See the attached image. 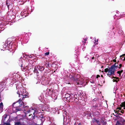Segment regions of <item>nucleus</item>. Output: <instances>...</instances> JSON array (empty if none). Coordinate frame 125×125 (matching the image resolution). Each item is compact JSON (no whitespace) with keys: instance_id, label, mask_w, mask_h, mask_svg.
Listing matches in <instances>:
<instances>
[{"instance_id":"obj_48","label":"nucleus","mask_w":125,"mask_h":125,"mask_svg":"<svg viewBox=\"0 0 125 125\" xmlns=\"http://www.w3.org/2000/svg\"><path fill=\"white\" fill-rule=\"evenodd\" d=\"M123 120V122H125V120Z\"/></svg>"},{"instance_id":"obj_27","label":"nucleus","mask_w":125,"mask_h":125,"mask_svg":"<svg viewBox=\"0 0 125 125\" xmlns=\"http://www.w3.org/2000/svg\"><path fill=\"white\" fill-rule=\"evenodd\" d=\"M113 81L114 82H116V83H117L118 82V81H119V80H117L115 79H113Z\"/></svg>"},{"instance_id":"obj_17","label":"nucleus","mask_w":125,"mask_h":125,"mask_svg":"<svg viewBox=\"0 0 125 125\" xmlns=\"http://www.w3.org/2000/svg\"><path fill=\"white\" fill-rule=\"evenodd\" d=\"M98 106V105L97 104H96L95 105L93 104V107L95 109H97Z\"/></svg>"},{"instance_id":"obj_56","label":"nucleus","mask_w":125,"mask_h":125,"mask_svg":"<svg viewBox=\"0 0 125 125\" xmlns=\"http://www.w3.org/2000/svg\"><path fill=\"white\" fill-rule=\"evenodd\" d=\"M49 91H51V90L50 89H49Z\"/></svg>"},{"instance_id":"obj_40","label":"nucleus","mask_w":125,"mask_h":125,"mask_svg":"<svg viewBox=\"0 0 125 125\" xmlns=\"http://www.w3.org/2000/svg\"><path fill=\"white\" fill-rule=\"evenodd\" d=\"M100 76L99 75H97L96 76V78H98V77H100Z\"/></svg>"},{"instance_id":"obj_44","label":"nucleus","mask_w":125,"mask_h":125,"mask_svg":"<svg viewBox=\"0 0 125 125\" xmlns=\"http://www.w3.org/2000/svg\"><path fill=\"white\" fill-rule=\"evenodd\" d=\"M78 125H82V124L80 123H79Z\"/></svg>"},{"instance_id":"obj_50","label":"nucleus","mask_w":125,"mask_h":125,"mask_svg":"<svg viewBox=\"0 0 125 125\" xmlns=\"http://www.w3.org/2000/svg\"><path fill=\"white\" fill-rule=\"evenodd\" d=\"M92 59H94V57H92Z\"/></svg>"},{"instance_id":"obj_60","label":"nucleus","mask_w":125,"mask_h":125,"mask_svg":"<svg viewBox=\"0 0 125 125\" xmlns=\"http://www.w3.org/2000/svg\"><path fill=\"white\" fill-rule=\"evenodd\" d=\"M103 66H102V68H103Z\"/></svg>"},{"instance_id":"obj_16","label":"nucleus","mask_w":125,"mask_h":125,"mask_svg":"<svg viewBox=\"0 0 125 125\" xmlns=\"http://www.w3.org/2000/svg\"><path fill=\"white\" fill-rule=\"evenodd\" d=\"M116 125H124V124H122L120 123L119 121H117L116 123L115 124Z\"/></svg>"},{"instance_id":"obj_6","label":"nucleus","mask_w":125,"mask_h":125,"mask_svg":"<svg viewBox=\"0 0 125 125\" xmlns=\"http://www.w3.org/2000/svg\"><path fill=\"white\" fill-rule=\"evenodd\" d=\"M29 107L28 106H27L23 107V108L24 109V111L25 112L24 113L26 114H27L28 113V111L29 109Z\"/></svg>"},{"instance_id":"obj_41","label":"nucleus","mask_w":125,"mask_h":125,"mask_svg":"<svg viewBox=\"0 0 125 125\" xmlns=\"http://www.w3.org/2000/svg\"><path fill=\"white\" fill-rule=\"evenodd\" d=\"M48 65V67H49V63H48V62H47L46 64V65Z\"/></svg>"},{"instance_id":"obj_11","label":"nucleus","mask_w":125,"mask_h":125,"mask_svg":"<svg viewBox=\"0 0 125 125\" xmlns=\"http://www.w3.org/2000/svg\"><path fill=\"white\" fill-rule=\"evenodd\" d=\"M77 95H74V102H75V103H76L77 102H78V101H79V100H78V99H79V98H77L76 97H75Z\"/></svg>"},{"instance_id":"obj_59","label":"nucleus","mask_w":125,"mask_h":125,"mask_svg":"<svg viewBox=\"0 0 125 125\" xmlns=\"http://www.w3.org/2000/svg\"><path fill=\"white\" fill-rule=\"evenodd\" d=\"M24 91H25V92H26V91H25V90H24Z\"/></svg>"},{"instance_id":"obj_4","label":"nucleus","mask_w":125,"mask_h":125,"mask_svg":"<svg viewBox=\"0 0 125 125\" xmlns=\"http://www.w3.org/2000/svg\"><path fill=\"white\" fill-rule=\"evenodd\" d=\"M30 112H31V114L32 115V114L34 115L35 114H36L37 113L36 110L35 111L32 108L31 109H29V110L28 111V113H29Z\"/></svg>"},{"instance_id":"obj_19","label":"nucleus","mask_w":125,"mask_h":125,"mask_svg":"<svg viewBox=\"0 0 125 125\" xmlns=\"http://www.w3.org/2000/svg\"><path fill=\"white\" fill-rule=\"evenodd\" d=\"M40 68H39L38 69V70H39L40 71H43L44 69V68L43 67H40Z\"/></svg>"},{"instance_id":"obj_25","label":"nucleus","mask_w":125,"mask_h":125,"mask_svg":"<svg viewBox=\"0 0 125 125\" xmlns=\"http://www.w3.org/2000/svg\"><path fill=\"white\" fill-rule=\"evenodd\" d=\"M70 96H69V97H67L66 98V100H68L69 101V102H70V100L71 99V98L70 97Z\"/></svg>"},{"instance_id":"obj_62","label":"nucleus","mask_w":125,"mask_h":125,"mask_svg":"<svg viewBox=\"0 0 125 125\" xmlns=\"http://www.w3.org/2000/svg\"><path fill=\"white\" fill-rule=\"evenodd\" d=\"M82 42H83V41H82Z\"/></svg>"},{"instance_id":"obj_22","label":"nucleus","mask_w":125,"mask_h":125,"mask_svg":"<svg viewBox=\"0 0 125 125\" xmlns=\"http://www.w3.org/2000/svg\"><path fill=\"white\" fill-rule=\"evenodd\" d=\"M8 2L9 1H6V4L7 5L8 8H9V7L10 5V4L9 3H8Z\"/></svg>"},{"instance_id":"obj_9","label":"nucleus","mask_w":125,"mask_h":125,"mask_svg":"<svg viewBox=\"0 0 125 125\" xmlns=\"http://www.w3.org/2000/svg\"><path fill=\"white\" fill-rule=\"evenodd\" d=\"M24 91H23V92L22 93H21V94H19V93H19V92L18 91V92H17V93L19 95V97H23V96H23L22 95H21L22 94H23V93L24 94H26V95L28 94V93H24Z\"/></svg>"},{"instance_id":"obj_37","label":"nucleus","mask_w":125,"mask_h":125,"mask_svg":"<svg viewBox=\"0 0 125 125\" xmlns=\"http://www.w3.org/2000/svg\"><path fill=\"white\" fill-rule=\"evenodd\" d=\"M120 112L121 113H123L124 112V111L122 110H121Z\"/></svg>"},{"instance_id":"obj_30","label":"nucleus","mask_w":125,"mask_h":125,"mask_svg":"<svg viewBox=\"0 0 125 125\" xmlns=\"http://www.w3.org/2000/svg\"><path fill=\"white\" fill-rule=\"evenodd\" d=\"M125 56V53L122 54V55H120V57L121 58L122 57V58H124V57Z\"/></svg>"},{"instance_id":"obj_28","label":"nucleus","mask_w":125,"mask_h":125,"mask_svg":"<svg viewBox=\"0 0 125 125\" xmlns=\"http://www.w3.org/2000/svg\"><path fill=\"white\" fill-rule=\"evenodd\" d=\"M114 111H115V112L116 113H119L118 112H120V111H119V109L117 110V109H116V110H114Z\"/></svg>"},{"instance_id":"obj_12","label":"nucleus","mask_w":125,"mask_h":125,"mask_svg":"<svg viewBox=\"0 0 125 125\" xmlns=\"http://www.w3.org/2000/svg\"><path fill=\"white\" fill-rule=\"evenodd\" d=\"M21 69L22 71H25V66H23V65L22 64H21Z\"/></svg>"},{"instance_id":"obj_2","label":"nucleus","mask_w":125,"mask_h":125,"mask_svg":"<svg viewBox=\"0 0 125 125\" xmlns=\"http://www.w3.org/2000/svg\"><path fill=\"white\" fill-rule=\"evenodd\" d=\"M115 68L111 66V67L109 68V74H107V75H109V77H110V76L111 75H115Z\"/></svg>"},{"instance_id":"obj_26","label":"nucleus","mask_w":125,"mask_h":125,"mask_svg":"<svg viewBox=\"0 0 125 125\" xmlns=\"http://www.w3.org/2000/svg\"><path fill=\"white\" fill-rule=\"evenodd\" d=\"M70 96V95L68 93H66L65 95V97L66 98L67 97H69Z\"/></svg>"},{"instance_id":"obj_36","label":"nucleus","mask_w":125,"mask_h":125,"mask_svg":"<svg viewBox=\"0 0 125 125\" xmlns=\"http://www.w3.org/2000/svg\"><path fill=\"white\" fill-rule=\"evenodd\" d=\"M120 59L122 60H123V61H125V57H124V59H122V57L121 58H120Z\"/></svg>"},{"instance_id":"obj_35","label":"nucleus","mask_w":125,"mask_h":125,"mask_svg":"<svg viewBox=\"0 0 125 125\" xmlns=\"http://www.w3.org/2000/svg\"><path fill=\"white\" fill-rule=\"evenodd\" d=\"M87 39H87L85 38L84 39V40L85 42L84 43H84H86L85 42L86 41Z\"/></svg>"},{"instance_id":"obj_1","label":"nucleus","mask_w":125,"mask_h":125,"mask_svg":"<svg viewBox=\"0 0 125 125\" xmlns=\"http://www.w3.org/2000/svg\"><path fill=\"white\" fill-rule=\"evenodd\" d=\"M21 95H22L23 96H23L22 99L20 98L18 101L13 103L12 105L13 107H14L17 108L21 107L22 105L24 104V103L22 102V100L24 99V98L28 97V94L26 95V94H25L23 93Z\"/></svg>"},{"instance_id":"obj_57","label":"nucleus","mask_w":125,"mask_h":125,"mask_svg":"<svg viewBox=\"0 0 125 125\" xmlns=\"http://www.w3.org/2000/svg\"><path fill=\"white\" fill-rule=\"evenodd\" d=\"M123 108V109H125V107H124V108Z\"/></svg>"},{"instance_id":"obj_24","label":"nucleus","mask_w":125,"mask_h":125,"mask_svg":"<svg viewBox=\"0 0 125 125\" xmlns=\"http://www.w3.org/2000/svg\"><path fill=\"white\" fill-rule=\"evenodd\" d=\"M21 123L19 122H17L15 123V125H20Z\"/></svg>"},{"instance_id":"obj_23","label":"nucleus","mask_w":125,"mask_h":125,"mask_svg":"<svg viewBox=\"0 0 125 125\" xmlns=\"http://www.w3.org/2000/svg\"><path fill=\"white\" fill-rule=\"evenodd\" d=\"M117 115H116V116L117 117H120V115H121V114H120L119 113H117Z\"/></svg>"},{"instance_id":"obj_38","label":"nucleus","mask_w":125,"mask_h":125,"mask_svg":"<svg viewBox=\"0 0 125 125\" xmlns=\"http://www.w3.org/2000/svg\"><path fill=\"white\" fill-rule=\"evenodd\" d=\"M6 125H10L9 123H5Z\"/></svg>"},{"instance_id":"obj_43","label":"nucleus","mask_w":125,"mask_h":125,"mask_svg":"<svg viewBox=\"0 0 125 125\" xmlns=\"http://www.w3.org/2000/svg\"><path fill=\"white\" fill-rule=\"evenodd\" d=\"M115 79H119L118 77H115Z\"/></svg>"},{"instance_id":"obj_47","label":"nucleus","mask_w":125,"mask_h":125,"mask_svg":"<svg viewBox=\"0 0 125 125\" xmlns=\"http://www.w3.org/2000/svg\"><path fill=\"white\" fill-rule=\"evenodd\" d=\"M20 125H28L25 124H21Z\"/></svg>"},{"instance_id":"obj_32","label":"nucleus","mask_w":125,"mask_h":125,"mask_svg":"<svg viewBox=\"0 0 125 125\" xmlns=\"http://www.w3.org/2000/svg\"><path fill=\"white\" fill-rule=\"evenodd\" d=\"M121 107L120 106V107H117V108H117V110H118V109H119V110H121V107Z\"/></svg>"},{"instance_id":"obj_46","label":"nucleus","mask_w":125,"mask_h":125,"mask_svg":"<svg viewBox=\"0 0 125 125\" xmlns=\"http://www.w3.org/2000/svg\"><path fill=\"white\" fill-rule=\"evenodd\" d=\"M66 83L67 84H70V83H68V82H66Z\"/></svg>"},{"instance_id":"obj_5","label":"nucleus","mask_w":125,"mask_h":125,"mask_svg":"<svg viewBox=\"0 0 125 125\" xmlns=\"http://www.w3.org/2000/svg\"><path fill=\"white\" fill-rule=\"evenodd\" d=\"M100 121L102 125H105L107 124L106 119L103 117H102L100 119Z\"/></svg>"},{"instance_id":"obj_31","label":"nucleus","mask_w":125,"mask_h":125,"mask_svg":"<svg viewBox=\"0 0 125 125\" xmlns=\"http://www.w3.org/2000/svg\"><path fill=\"white\" fill-rule=\"evenodd\" d=\"M49 54V52H47L46 53H45V55H48Z\"/></svg>"},{"instance_id":"obj_39","label":"nucleus","mask_w":125,"mask_h":125,"mask_svg":"<svg viewBox=\"0 0 125 125\" xmlns=\"http://www.w3.org/2000/svg\"><path fill=\"white\" fill-rule=\"evenodd\" d=\"M29 67L28 65H27L26 66H25V69H27Z\"/></svg>"},{"instance_id":"obj_52","label":"nucleus","mask_w":125,"mask_h":125,"mask_svg":"<svg viewBox=\"0 0 125 125\" xmlns=\"http://www.w3.org/2000/svg\"><path fill=\"white\" fill-rule=\"evenodd\" d=\"M111 34H113V32H111Z\"/></svg>"},{"instance_id":"obj_20","label":"nucleus","mask_w":125,"mask_h":125,"mask_svg":"<svg viewBox=\"0 0 125 125\" xmlns=\"http://www.w3.org/2000/svg\"><path fill=\"white\" fill-rule=\"evenodd\" d=\"M109 68H106L104 69V72L106 73H107V72H108V74H109Z\"/></svg>"},{"instance_id":"obj_21","label":"nucleus","mask_w":125,"mask_h":125,"mask_svg":"<svg viewBox=\"0 0 125 125\" xmlns=\"http://www.w3.org/2000/svg\"><path fill=\"white\" fill-rule=\"evenodd\" d=\"M96 122L97 123L98 125H102L100 124L99 121V120H97Z\"/></svg>"},{"instance_id":"obj_61","label":"nucleus","mask_w":125,"mask_h":125,"mask_svg":"<svg viewBox=\"0 0 125 125\" xmlns=\"http://www.w3.org/2000/svg\"><path fill=\"white\" fill-rule=\"evenodd\" d=\"M116 58H116V57H115V59H116Z\"/></svg>"},{"instance_id":"obj_51","label":"nucleus","mask_w":125,"mask_h":125,"mask_svg":"<svg viewBox=\"0 0 125 125\" xmlns=\"http://www.w3.org/2000/svg\"><path fill=\"white\" fill-rule=\"evenodd\" d=\"M34 125H40L37 124H35Z\"/></svg>"},{"instance_id":"obj_29","label":"nucleus","mask_w":125,"mask_h":125,"mask_svg":"<svg viewBox=\"0 0 125 125\" xmlns=\"http://www.w3.org/2000/svg\"><path fill=\"white\" fill-rule=\"evenodd\" d=\"M7 115H5L3 116V118L4 119H5L7 116Z\"/></svg>"},{"instance_id":"obj_42","label":"nucleus","mask_w":125,"mask_h":125,"mask_svg":"<svg viewBox=\"0 0 125 125\" xmlns=\"http://www.w3.org/2000/svg\"><path fill=\"white\" fill-rule=\"evenodd\" d=\"M113 61L114 62H116V60L115 59L113 60Z\"/></svg>"},{"instance_id":"obj_14","label":"nucleus","mask_w":125,"mask_h":125,"mask_svg":"<svg viewBox=\"0 0 125 125\" xmlns=\"http://www.w3.org/2000/svg\"><path fill=\"white\" fill-rule=\"evenodd\" d=\"M123 72V70H122L120 71H119L117 72V73L118 74H119V76H121V74Z\"/></svg>"},{"instance_id":"obj_54","label":"nucleus","mask_w":125,"mask_h":125,"mask_svg":"<svg viewBox=\"0 0 125 125\" xmlns=\"http://www.w3.org/2000/svg\"><path fill=\"white\" fill-rule=\"evenodd\" d=\"M35 125L34 124H31V125Z\"/></svg>"},{"instance_id":"obj_13","label":"nucleus","mask_w":125,"mask_h":125,"mask_svg":"<svg viewBox=\"0 0 125 125\" xmlns=\"http://www.w3.org/2000/svg\"><path fill=\"white\" fill-rule=\"evenodd\" d=\"M3 105L2 102H1L0 104V110L3 109Z\"/></svg>"},{"instance_id":"obj_7","label":"nucleus","mask_w":125,"mask_h":125,"mask_svg":"<svg viewBox=\"0 0 125 125\" xmlns=\"http://www.w3.org/2000/svg\"><path fill=\"white\" fill-rule=\"evenodd\" d=\"M40 66H35L34 68V70L33 71L35 73H37V72H38V71L39 70H38L39 68H40Z\"/></svg>"},{"instance_id":"obj_58","label":"nucleus","mask_w":125,"mask_h":125,"mask_svg":"<svg viewBox=\"0 0 125 125\" xmlns=\"http://www.w3.org/2000/svg\"><path fill=\"white\" fill-rule=\"evenodd\" d=\"M46 67H48V65H46Z\"/></svg>"},{"instance_id":"obj_34","label":"nucleus","mask_w":125,"mask_h":125,"mask_svg":"<svg viewBox=\"0 0 125 125\" xmlns=\"http://www.w3.org/2000/svg\"><path fill=\"white\" fill-rule=\"evenodd\" d=\"M119 67H118V68H119L120 69L121 67L122 66V64H119Z\"/></svg>"},{"instance_id":"obj_45","label":"nucleus","mask_w":125,"mask_h":125,"mask_svg":"<svg viewBox=\"0 0 125 125\" xmlns=\"http://www.w3.org/2000/svg\"><path fill=\"white\" fill-rule=\"evenodd\" d=\"M115 77H114V76H113L112 77V78H114V79H115Z\"/></svg>"},{"instance_id":"obj_3","label":"nucleus","mask_w":125,"mask_h":125,"mask_svg":"<svg viewBox=\"0 0 125 125\" xmlns=\"http://www.w3.org/2000/svg\"><path fill=\"white\" fill-rule=\"evenodd\" d=\"M71 77L70 76H69L70 77L71 79L74 81H75L77 79V78L80 77V76L79 75H76H76H75L74 76H71Z\"/></svg>"},{"instance_id":"obj_53","label":"nucleus","mask_w":125,"mask_h":125,"mask_svg":"<svg viewBox=\"0 0 125 125\" xmlns=\"http://www.w3.org/2000/svg\"><path fill=\"white\" fill-rule=\"evenodd\" d=\"M101 77H103V75H101Z\"/></svg>"},{"instance_id":"obj_10","label":"nucleus","mask_w":125,"mask_h":125,"mask_svg":"<svg viewBox=\"0 0 125 125\" xmlns=\"http://www.w3.org/2000/svg\"><path fill=\"white\" fill-rule=\"evenodd\" d=\"M120 106L121 107H125V101L121 103Z\"/></svg>"},{"instance_id":"obj_8","label":"nucleus","mask_w":125,"mask_h":125,"mask_svg":"<svg viewBox=\"0 0 125 125\" xmlns=\"http://www.w3.org/2000/svg\"><path fill=\"white\" fill-rule=\"evenodd\" d=\"M118 62L119 61H118L117 63L116 62L114 64L112 65V66L115 69H117L118 67Z\"/></svg>"},{"instance_id":"obj_49","label":"nucleus","mask_w":125,"mask_h":125,"mask_svg":"<svg viewBox=\"0 0 125 125\" xmlns=\"http://www.w3.org/2000/svg\"><path fill=\"white\" fill-rule=\"evenodd\" d=\"M1 97H0V102H1Z\"/></svg>"},{"instance_id":"obj_18","label":"nucleus","mask_w":125,"mask_h":125,"mask_svg":"<svg viewBox=\"0 0 125 125\" xmlns=\"http://www.w3.org/2000/svg\"><path fill=\"white\" fill-rule=\"evenodd\" d=\"M16 112H17L18 111H21V110H22V109L21 108H16Z\"/></svg>"},{"instance_id":"obj_33","label":"nucleus","mask_w":125,"mask_h":125,"mask_svg":"<svg viewBox=\"0 0 125 125\" xmlns=\"http://www.w3.org/2000/svg\"><path fill=\"white\" fill-rule=\"evenodd\" d=\"M97 119H94L93 120V122H96V120Z\"/></svg>"},{"instance_id":"obj_55","label":"nucleus","mask_w":125,"mask_h":125,"mask_svg":"<svg viewBox=\"0 0 125 125\" xmlns=\"http://www.w3.org/2000/svg\"><path fill=\"white\" fill-rule=\"evenodd\" d=\"M31 65V64H29L28 65H29H29Z\"/></svg>"},{"instance_id":"obj_15","label":"nucleus","mask_w":125,"mask_h":125,"mask_svg":"<svg viewBox=\"0 0 125 125\" xmlns=\"http://www.w3.org/2000/svg\"><path fill=\"white\" fill-rule=\"evenodd\" d=\"M74 97H71V99L70 100V102H74Z\"/></svg>"}]
</instances>
